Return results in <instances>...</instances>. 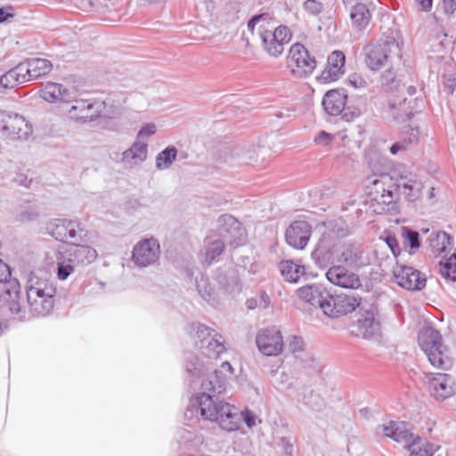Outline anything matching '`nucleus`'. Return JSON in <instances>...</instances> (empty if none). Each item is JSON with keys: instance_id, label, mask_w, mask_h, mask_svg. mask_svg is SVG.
<instances>
[{"instance_id": "f257e3e1", "label": "nucleus", "mask_w": 456, "mask_h": 456, "mask_svg": "<svg viewBox=\"0 0 456 456\" xmlns=\"http://www.w3.org/2000/svg\"><path fill=\"white\" fill-rule=\"evenodd\" d=\"M233 374L231 363L224 362L218 369L201 380V392L191 399V409L188 411H196L204 419L217 422L224 430H237L240 427L238 410L217 397V395L225 391Z\"/></svg>"}, {"instance_id": "f03ea898", "label": "nucleus", "mask_w": 456, "mask_h": 456, "mask_svg": "<svg viewBox=\"0 0 456 456\" xmlns=\"http://www.w3.org/2000/svg\"><path fill=\"white\" fill-rule=\"evenodd\" d=\"M246 231L231 215H222L217 219V229L204 240L203 261L211 265L223 254L225 245L233 248L244 244Z\"/></svg>"}, {"instance_id": "7ed1b4c3", "label": "nucleus", "mask_w": 456, "mask_h": 456, "mask_svg": "<svg viewBox=\"0 0 456 456\" xmlns=\"http://www.w3.org/2000/svg\"><path fill=\"white\" fill-rule=\"evenodd\" d=\"M56 288L52 281L31 273L26 283L27 303L35 316H46L54 305Z\"/></svg>"}, {"instance_id": "20e7f679", "label": "nucleus", "mask_w": 456, "mask_h": 456, "mask_svg": "<svg viewBox=\"0 0 456 456\" xmlns=\"http://www.w3.org/2000/svg\"><path fill=\"white\" fill-rule=\"evenodd\" d=\"M362 55L366 67L378 71L389 67L395 58L401 56V46L392 33L367 44L363 47Z\"/></svg>"}, {"instance_id": "39448f33", "label": "nucleus", "mask_w": 456, "mask_h": 456, "mask_svg": "<svg viewBox=\"0 0 456 456\" xmlns=\"http://www.w3.org/2000/svg\"><path fill=\"white\" fill-rule=\"evenodd\" d=\"M80 243H70L56 253V275L59 280H67L77 266L89 265L96 259L97 251Z\"/></svg>"}, {"instance_id": "423d86ee", "label": "nucleus", "mask_w": 456, "mask_h": 456, "mask_svg": "<svg viewBox=\"0 0 456 456\" xmlns=\"http://www.w3.org/2000/svg\"><path fill=\"white\" fill-rule=\"evenodd\" d=\"M365 192L372 211L380 215L388 211L395 200V183L387 173L374 174L367 179Z\"/></svg>"}, {"instance_id": "0eeeda50", "label": "nucleus", "mask_w": 456, "mask_h": 456, "mask_svg": "<svg viewBox=\"0 0 456 456\" xmlns=\"http://www.w3.org/2000/svg\"><path fill=\"white\" fill-rule=\"evenodd\" d=\"M189 333L195 346L209 359H217L225 350V340L216 330L200 322L191 323Z\"/></svg>"}, {"instance_id": "6e6552de", "label": "nucleus", "mask_w": 456, "mask_h": 456, "mask_svg": "<svg viewBox=\"0 0 456 456\" xmlns=\"http://www.w3.org/2000/svg\"><path fill=\"white\" fill-rule=\"evenodd\" d=\"M419 344L434 367L445 370L452 365L448 347L443 344L438 330L431 327L423 329L419 335Z\"/></svg>"}, {"instance_id": "1a4fd4ad", "label": "nucleus", "mask_w": 456, "mask_h": 456, "mask_svg": "<svg viewBox=\"0 0 456 456\" xmlns=\"http://www.w3.org/2000/svg\"><path fill=\"white\" fill-rule=\"evenodd\" d=\"M286 67L297 78L309 77L316 68V61L300 43L293 44L286 57Z\"/></svg>"}, {"instance_id": "9d476101", "label": "nucleus", "mask_w": 456, "mask_h": 456, "mask_svg": "<svg viewBox=\"0 0 456 456\" xmlns=\"http://www.w3.org/2000/svg\"><path fill=\"white\" fill-rule=\"evenodd\" d=\"M46 230L49 235L56 240L73 243V242H85L86 236V230L77 220H69L62 218H56L51 220L47 225Z\"/></svg>"}, {"instance_id": "9b49d317", "label": "nucleus", "mask_w": 456, "mask_h": 456, "mask_svg": "<svg viewBox=\"0 0 456 456\" xmlns=\"http://www.w3.org/2000/svg\"><path fill=\"white\" fill-rule=\"evenodd\" d=\"M160 256V246L157 239L146 238L138 241L132 251V262L143 268L155 265Z\"/></svg>"}, {"instance_id": "f8f14e48", "label": "nucleus", "mask_w": 456, "mask_h": 456, "mask_svg": "<svg viewBox=\"0 0 456 456\" xmlns=\"http://www.w3.org/2000/svg\"><path fill=\"white\" fill-rule=\"evenodd\" d=\"M361 304V297L354 293L329 295L328 303L324 304L323 314L330 318L354 312Z\"/></svg>"}, {"instance_id": "ddd939ff", "label": "nucleus", "mask_w": 456, "mask_h": 456, "mask_svg": "<svg viewBox=\"0 0 456 456\" xmlns=\"http://www.w3.org/2000/svg\"><path fill=\"white\" fill-rule=\"evenodd\" d=\"M256 343L258 350L267 356L280 354L284 347L281 332L275 327L261 330L257 333Z\"/></svg>"}, {"instance_id": "4468645a", "label": "nucleus", "mask_w": 456, "mask_h": 456, "mask_svg": "<svg viewBox=\"0 0 456 456\" xmlns=\"http://www.w3.org/2000/svg\"><path fill=\"white\" fill-rule=\"evenodd\" d=\"M393 274L396 283L408 290H421L427 283L426 275L412 266L397 265Z\"/></svg>"}, {"instance_id": "2eb2a0df", "label": "nucleus", "mask_w": 456, "mask_h": 456, "mask_svg": "<svg viewBox=\"0 0 456 456\" xmlns=\"http://www.w3.org/2000/svg\"><path fill=\"white\" fill-rule=\"evenodd\" d=\"M355 334L364 339L376 340L381 335V325L375 309L362 312L355 325Z\"/></svg>"}, {"instance_id": "dca6fc26", "label": "nucleus", "mask_w": 456, "mask_h": 456, "mask_svg": "<svg viewBox=\"0 0 456 456\" xmlns=\"http://www.w3.org/2000/svg\"><path fill=\"white\" fill-rule=\"evenodd\" d=\"M33 129L23 116L9 112L1 134L12 140H27Z\"/></svg>"}, {"instance_id": "f3484780", "label": "nucleus", "mask_w": 456, "mask_h": 456, "mask_svg": "<svg viewBox=\"0 0 456 456\" xmlns=\"http://www.w3.org/2000/svg\"><path fill=\"white\" fill-rule=\"evenodd\" d=\"M73 104L68 110V114L72 119L88 121L93 120L100 115L102 109V103L90 100H74Z\"/></svg>"}, {"instance_id": "a211bd4d", "label": "nucleus", "mask_w": 456, "mask_h": 456, "mask_svg": "<svg viewBox=\"0 0 456 456\" xmlns=\"http://www.w3.org/2000/svg\"><path fill=\"white\" fill-rule=\"evenodd\" d=\"M265 20V19L263 14L254 16L248 20V28L254 33L255 28L257 27V33L260 37L265 51L273 57H278L283 53L284 45L276 39L272 40L265 37V28L264 27Z\"/></svg>"}, {"instance_id": "6ab92c4d", "label": "nucleus", "mask_w": 456, "mask_h": 456, "mask_svg": "<svg viewBox=\"0 0 456 456\" xmlns=\"http://www.w3.org/2000/svg\"><path fill=\"white\" fill-rule=\"evenodd\" d=\"M326 277L330 283L344 289H356L361 286L359 275L342 265L330 267Z\"/></svg>"}, {"instance_id": "aec40b11", "label": "nucleus", "mask_w": 456, "mask_h": 456, "mask_svg": "<svg viewBox=\"0 0 456 456\" xmlns=\"http://www.w3.org/2000/svg\"><path fill=\"white\" fill-rule=\"evenodd\" d=\"M288 349L304 368L319 370L318 362L312 353L306 349L301 337L291 336L288 341Z\"/></svg>"}, {"instance_id": "412c9836", "label": "nucleus", "mask_w": 456, "mask_h": 456, "mask_svg": "<svg viewBox=\"0 0 456 456\" xmlns=\"http://www.w3.org/2000/svg\"><path fill=\"white\" fill-rule=\"evenodd\" d=\"M311 232V225L306 221H295L286 230V241L291 247L302 249L306 246Z\"/></svg>"}, {"instance_id": "4be33fe9", "label": "nucleus", "mask_w": 456, "mask_h": 456, "mask_svg": "<svg viewBox=\"0 0 456 456\" xmlns=\"http://www.w3.org/2000/svg\"><path fill=\"white\" fill-rule=\"evenodd\" d=\"M215 280L218 284L219 294L234 297L241 290L239 276L232 268L227 270L218 268L216 272Z\"/></svg>"}, {"instance_id": "5701e85b", "label": "nucleus", "mask_w": 456, "mask_h": 456, "mask_svg": "<svg viewBox=\"0 0 456 456\" xmlns=\"http://www.w3.org/2000/svg\"><path fill=\"white\" fill-rule=\"evenodd\" d=\"M297 295L302 301L323 311L324 304L328 303L330 293L322 285L312 284L297 289Z\"/></svg>"}, {"instance_id": "b1692460", "label": "nucleus", "mask_w": 456, "mask_h": 456, "mask_svg": "<svg viewBox=\"0 0 456 456\" xmlns=\"http://www.w3.org/2000/svg\"><path fill=\"white\" fill-rule=\"evenodd\" d=\"M40 97L48 102H70L75 98L74 93L61 84L47 82L41 86Z\"/></svg>"}, {"instance_id": "393cba45", "label": "nucleus", "mask_w": 456, "mask_h": 456, "mask_svg": "<svg viewBox=\"0 0 456 456\" xmlns=\"http://www.w3.org/2000/svg\"><path fill=\"white\" fill-rule=\"evenodd\" d=\"M429 387L432 395L437 400H445L456 392L453 379L446 373H437L429 381Z\"/></svg>"}, {"instance_id": "a878e982", "label": "nucleus", "mask_w": 456, "mask_h": 456, "mask_svg": "<svg viewBox=\"0 0 456 456\" xmlns=\"http://www.w3.org/2000/svg\"><path fill=\"white\" fill-rule=\"evenodd\" d=\"M396 191L411 202L419 200L424 188L423 183L415 175L401 176L395 183Z\"/></svg>"}, {"instance_id": "bb28decb", "label": "nucleus", "mask_w": 456, "mask_h": 456, "mask_svg": "<svg viewBox=\"0 0 456 456\" xmlns=\"http://www.w3.org/2000/svg\"><path fill=\"white\" fill-rule=\"evenodd\" d=\"M346 56L341 51L332 52L327 61L325 69L322 72L320 79L323 82L338 80L345 72Z\"/></svg>"}, {"instance_id": "cd10ccee", "label": "nucleus", "mask_w": 456, "mask_h": 456, "mask_svg": "<svg viewBox=\"0 0 456 456\" xmlns=\"http://www.w3.org/2000/svg\"><path fill=\"white\" fill-rule=\"evenodd\" d=\"M382 430L386 436L404 444L406 447L418 436L410 431L405 422L389 421L382 426Z\"/></svg>"}, {"instance_id": "c85d7f7f", "label": "nucleus", "mask_w": 456, "mask_h": 456, "mask_svg": "<svg viewBox=\"0 0 456 456\" xmlns=\"http://www.w3.org/2000/svg\"><path fill=\"white\" fill-rule=\"evenodd\" d=\"M338 244H330L322 240L312 252V259L321 268H326L329 265L338 262Z\"/></svg>"}, {"instance_id": "c756f323", "label": "nucleus", "mask_w": 456, "mask_h": 456, "mask_svg": "<svg viewBox=\"0 0 456 456\" xmlns=\"http://www.w3.org/2000/svg\"><path fill=\"white\" fill-rule=\"evenodd\" d=\"M195 282L198 293L204 301L215 308L221 305L222 298L219 292L206 275L200 273L196 276Z\"/></svg>"}, {"instance_id": "7c9ffc66", "label": "nucleus", "mask_w": 456, "mask_h": 456, "mask_svg": "<svg viewBox=\"0 0 456 456\" xmlns=\"http://www.w3.org/2000/svg\"><path fill=\"white\" fill-rule=\"evenodd\" d=\"M347 95L344 90H330L322 99L325 112L330 116H338L345 110Z\"/></svg>"}, {"instance_id": "2f4dec72", "label": "nucleus", "mask_w": 456, "mask_h": 456, "mask_svg": "<svg viewBox=\"0 0 456 456\" xmlns=\"http://www.w3.org/2000/svg\"><path fill=\"white\" fill-rule=\"evenodd\" d=\"M338 263H344L351 267L363 265L362 250L355 245H340L337 247Z\"/></svg>"}, {"instance_id": "473e14b6", "label": "nucleus", "mask_w": 456, "mask_h": 456, "mask_svg": "<svg viewBox=\"0 0 456 456\" xmlns=\"http://www.w3.org/2000/svg\"><path fill=\"white\" fill-rule=\"evenodd\" d=\"M148 154L146 142L136 140L132 146L122 153V162L127 167H134L142 163Z\"/></svg>"}, {"instance_id": "72a5a7b5", "label": "nucleus", "mask_w": 456, "mask_h": 456, "mask_svg": "<svg viewBox=\"0 0 456 456\" xmlns=\"http://www.w3.org/2000/svg\"><path fill=\"white\" fill-rule=\"evenodd\" d=\"M20 63L24 66L27 82L48 74L53 69L51 61L45 59L36 58Z\"/></svg>"}, {"instance_id": "f704fd0d", "label": "nucleus", "mask_w": 456, "mask_h": 456, "mask_svg": "<svg viewBox=\"0 0 456 456\" xmlns=\"http://www.w3.org/2000/svg\"><path fill=\"white\" fill-rule=\"evenodd\" d=\"M20 294V285L18 280L9 281L4 285V299L7 302L8 309L12 314H20L21 307L19 303Z\"/></svg>"}, {"instance_id": "c9c22d12", "label": "nucleus", "mask_w": 456, "mask_h": 456, "mask_svg": "<svg viewBox=\"0 0 456 456\" xmlns=\"http://www.w3.org/2000/svg\"><path fill=\"white\" fill-rule=\"evenodd\" d=\"M370 12L364 4L354 5L350 10V20L354 31L362 33L370 24Z\"/></svg>"}, {"instance_id": "e433bc0d", "label": "nucleus", "mask_w": 456, "mask_h": 456, "mask_svg": "<svg viewBox=\"0 0 456 456\" xmlns=\"http://www.w3.org/2000/svg\"><path fill=\"white\" fill-rule=\"evenodd\" d=\"M279 270L284 280L291 283L297 282L305 274V266L292 260L281 261Z\"/></svg>"}, {"instance_id": "4c0bfd02", "label": "nucleus", "mask_w": 456, "mask_h": 456, "mask_svg": "<svg viewBox=\"0 0 456 456\" xmlns=\"http://www.w3.org/2000/svg\"><path fill=\"white\" fill-rule=\"evenodd\" d=\"M24 66L21 63L15 66L0 77V86L4 88H13L27 82Z\"/></svg>"}, {"instance_id": "58836bf2", "label": "nucleus", "mask_w": 456, "mask_h": 456, "mask_svg": "<svg viewBox=\"0 0 456 456\" xmlns=\"http://www.w3.org/2000/svg\"><path fill=\"white\" fill-rule=\"evenodd\" d=\"M403 136L400 141L395 142L390 147V152L393 155L397 154L399 151H404L409 150L411 146L415 145L419 140V129L416 127L408 126L406 127Z\"/></svg>"}, {"instance_id": "ea45409f", "label": "nucleus", "mask_w": 456, "mask_h": 456, "mask_svg": "<svg viewBox=\"0 0 456 456\" xmlns=\"http://www.w3.org/2000/svg\"><path fill=\"white\" fill-rule=\"evenodd\" d=\"M407 448L410 452L408 456H433L438 449L434 444L419 436L412 440Z\"/></svg>"}, {"instance_id": "a19ab883", "label": "nucleus", "mask_w": 456, "mask_h": 456, "mask_svg": "<svg viewBox=\"0 0 456 456\" xmlns=\"http://www.w3.org/2000/svg\"><path fill=\"white\" fill-rule=\"evenodd\" d=\"M297 400L314 411H321L325 406L324 399L308 388H303L297 394Z\"/></svg>"}, {"instance_id": "79ce46f5", "label": "nucleus", "mask_w": 456, "mask_h": 456, "mask_svg": "<svg viewBox=\"0 0 456 456\" xmlns=\"http://www.w3.org/2000/svg\"><path fill=\"white\" fill-rule=\"evenodd\" d=\"M452 238L445 232H437L431 234L429 244L437 256L446 252L452 245Z\"/></svg>"}, {"instance_id": "37998d69", "label": "nucleus", "mask_w": 456, "mask_h": 456, "mask_svg": "<svg viewBox=\"0 0 456 456\" xmlns=\"http://www.w3.org/2000/svg\"><path fill=\"white\" fill-rule=\"evenodd\" d=\"M40 214L39 206L33 201H27L20 204L17 208V216L20 221H32Z\"/></svg>"}, {"instance_id": "c03bdc74", "label": "nucleus", "mask_w": 456, "mask_h": 456, "mask_svg": "<svg viewBox=\"0 0 456 456\" xmlns=\"http://www.w3.org/2000/svg\"><path fill=\"white\" fill-rule=\"evenodd\" d=\"M177 156V149L175 146H168L160 151L156 157V167L165 170L171 167Z\"/></svg>"}, {"instance_id": "a18cd8bd", "label": "nucleus", "mask_w": 456, "mask_h": 456, "mask_svg": "<svg viewBox=\"0 0 456 456\" xmlns=\"http://www.w3.org/2000/svg\"><path fill=\"white\" fill-rule=\"evenodd\" d=\"M208 367L197 356H191L186 362V371L191 378L195 379H201L206 374Z\"/></svg>"}, {"instance_id": "49530a36", "label": "nucleus", "mask_w": 456, "mask_h": 456, "mask_svg": "<svg viewBox=\"0 0 456 456\" xmlns=\"http://www.w3.org/2000/svg\"><path fill=\"white\" fill-rule=\"evenodd\" d=\"M401 235L403 240V246L409 248L411 254L415 253L420 247L419 234L418 232L408 227H402Z\"/></svg>"}, {"instance_id": "de8ad7c7", "label": "nucleus", "mask_w": 456, "mask_h": 456, "mask_svg": "<svg viewBox=\"0 0 456 456\" xmlns=\"http://www.w3.org/2000/svg\"><path fill=\"white\" fill-rule=\"evenodd\" d=\"M439 273L447 281H456V253L452 254L444 263H440Z\"/></svg>"}, {"instance_id": "09e8293b", "label": "nucleus", "mask_w": 456, "mask_h": 456, "mask_svg": "<svg viewBox=\"0 0 456 456\" xmlns=\"http://www.w3.org/2000/svg\"><path fill=\"white\" fill-rule=\"evenodd\" d=\"M265 37L272 40L276 39L283 45L291 40V33L286 26H279L273 31L265 29Z\"/></svg>"}, {"instance_id": "8fccbe9b", "label": "nucleus", "mask_w": 456, "mask_h": 456, "mask_svg": "<svg viewBox=\"0 0 456 456\" xmlns=\"http://www.w3.org/2000/svg\"><path fill=\"white\" fill-rule=\"evenodd\" d=\"M322 4L317 0H306L304 3V9L309 14L317 15L322 11Z\"/></svg>"}, {"instance_id": "3c124183", "label": "nucleus", "mask_w": 456, "mask_h": 456, "mask_svg": "<svg viewBox=\"0 0 456 456\" xmlns=\"http://www.w3.org/2000/svg\"><path fill=\"white\" fill-rule=\"evenodd\" d=\"M255 149L247 152L243 151H237L234 153V156L240 159V164H250L255 159Z\"/></svg>"}, {"instance_id": "603ef678", "label": "nucleus", "mask_w": 456, "mask_h": 456, "mask_svg": "<svg viewBox=\"0 0 456 456\" xmlns=\"http://www.w3.org/2000/svg\"><path fill=\"white\" fill-rule=\"evenodd\" d=\"M240 419L242 418L244 422L248 428H252L256 425L257 416L255 412L249 410H245L239 414Z\"/></svg>"}, {"instance_id": "864d4df0", "label": "nucleus", "mask_w": 456, "mask_h": 456, "mask_svg": "<svg viewBox=\"0 0 456 456\" xmlns=\"http://www.w3.org/2000/svg\"><path fill=\"white\" fill-rule=\"evenodd\" d=\"M348 83L354 89H362L367 86V81L359 74H352L348 77Z\"/></svg>"}, {"instance_id": "5fc2aeb1", "label": "nucleus", "mask_w": 456, "mask_h": 456, "mask_svg": "<svg viewBox=\"0 0 456 456\" xmlns=\"http://www.w3.org/2000/svg\"><path fill=\"white\" fill-rule=\"evenodd\" d=\"M341 114L344 120L350 122L361 115V110L358 108L348 106L345 107Z\"/></svg>"}, {"instance_id": "6e6d98bb", "label": "nucleus", "mask_w": 456, "mask_h": 456, "mask_svg": "<svg viewBox=\"0 0 456 456\" xmlns=\"http://www.w3.org/2000/svg\"><path fill=\"white\" fill-rule=\"evenodd\" d=\"M156 130V126L154 124H146L139 130L136 140L142 141L144 137H149L154 134Z\"/></svg>"}, {"instance_id": "4d7b16f0", "label": "nucleus", "mask_w": 456, "mask_h": 456, "mask_svg": "<svg viewBox=\"0 0 456 456\" xmlns=\"http://www.w3.org/2000/svg\"><path fill=\"white\" fill-rule=\"evenodd\" d=\"M385 241H386L387 247L391 249V251L394 254V256H397L400 254V252H401V248H400L399 243H398L397 239L395 238V236H394V235H387L385 238Z\"/></svg>"}, {"instance_id": "13d9d810", "label": "nucleus", "mask_w": 456, "mask_h": 456, "mask_svg": "<svg viewBox=\"0 0 456 456\" xmlns=\"http://www.w3.org/2000/svg\"><path fill=\"white\" fill-rule=\"evenodd\" d=\"M11 280L10 267L0 259V283L6 285Z\"/></svg>"}, {"instance_id": "bf43d9fd", "label": "nucleus", "mask_w": 456, "mask_h": 456, "mask_svg": "<svg viewBox=\"0 0 456 456\" xmlns=\"http://www.w3.org/2000/svg\"><path fill=\"white\" fill-rule=\"evenodd\" d=\"M333 138L332 134L322 131L316 135L314 141L319 145L327 146L332 142Z\"/></svg>"}, {"instance_id": "052dcab7", "label": "nucleus", "mask_w": 456, "mask_h": 456, "mask_svg": "<svg viewBox=\"0 0 456 456\" xmlns=\"http://www.w3.org/2000/svg\"><path fill=\"white\" fill-rule=\"evenodd\" d=\"M387 68V69L385 70V72L381 75L380 77L382 85H389L390 83H393L395 78V71L392 69H390V66Z\"/></svg>"}, {"instance_id": "680f3d73", "label": "nucleus", "mask_w": 456, "mask_h": 456, "mask_svg": "<svg viewBox=\"0 0 456 456\" xmlns=\"http://www.w3.org/2000/svg\"><path fill=\"white\" fill-rule=\"evenodd\" d=\"M257 307L266 309L270 304V297L265 292H261L257 298Z\"/></svg>"}, {"instance_id": "e2e57ef3", "label": "nucleus", "mask_w": 456, "mask_h": 456, "mask_svg": "<svg viewBox=\"0 0 456 456\" xmlns=\"http://www.w3.org/2000/svg\"><path fill=\"white\" fill-rule=\"evenodd\" d=\"M446 13H452L456 10V0H443Z\"/></svg>"}, {"instance_id": "0e129e2a", "label": "nucleus", "mask_w": 456, "mask_h": 456, "mask_svg": "<svg viewBox=\"0 0 456 456\" xmlns=\"http://www.w3.org/2000/svg\"><path fill=\"white\" fill-rule=\"evenodd\" d=\"M421 10L428 11L432 7L433 0H415Z\"/></svg>"}, {"instance_id": "69168bd1", "label": "nucleus", "mask_w": 456, "mask_h": 456, "mask_svg": "<svg viewBox=\"0 0 456 456\" xmlns=\"http://www.w3.org/2000/svg\"><path fill=\"white\" fill-rule=\"evenodd\" d=\"M9 17H12L10 9L0 8V23L7 20Z\"/></svg>"}, {"instance_id": "338daca9", "label": "nucleus", "mask_w": 456, "mask_h": 456, "mask_svg": "<svg viewBox=\"0 0 456 456\" xmlns=\"http://www.w3.org/2000/svg\"><path fill=\"white\" fill-rule=\"evenodd\" d=\"M360 0H343V3L346 6L354 7V5L362 4V3H359Z\"/></svg>"}, {"instance_id": "774afa93", "label": "nucleus", "mask_w": 456, "mask_h": 456, "mask_svg": "<svg viewBox=\"0 0 456 456\" xmlns=\"http://www.w3.org/2000/svg\"><path fill=\"white\" fill-rule=\"evenodd\" d=\"M257 303H258L257 299H256V298H250V299L247 300V305L250 309H254V308L257 307Z\"/></svg>"}]
</instances>
